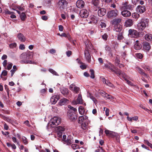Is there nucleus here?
<instances>
[{
	"label": "nucleus",
	"instance_id": "f257e3e1",
	"mask_svg": "<svg viewBox=\"0 0 152 152\" xmlns=\"http://www.w3.org/2000/svg\"><path fill=\"white\" fill-rule=\"evenodd\" d=\"M33 53L32 52H28L26 53H23L20 56V58L22 59L20 62L22 64H34L35 62L32 61L28 60L31 58L33 57Z\"/></svg>",
	"mask_w": 152,
	"mask_h": 152
},
{
	"label": "nucleus",
	"instance_id": "f03ea898",
	"mask_svg": "<svg viewBox=\"0 0 152 152\" xmlns=\"http://www.w3.org/2000/svg\"><path fill=\"white\" fill-rule=\"evenodd\" d=\"M104 67L107 69L110 70L111 72H114L118 75L121 73V71L118 69H115L114 66L110 63L105 64Z\"/></svg>",
	"mask_w": 152,
	"mask_h": 152
},
{
	"label": "nucleus",
	"instance_id": "7ed1b4c3",
	"mask_svg": "<svg viewBox=\"0 0 152 152\" xmlns=\"http://www.w3.org/2000/svg\"><path fill=\"white\" fill-rule=\"evenodd\" d=\"M61 119L57 116H55L52 118L50 120V125L52 127H55L59 125L61 123Z\"/></svg>",
	"mask_w": 152,
	"mask_h": 152
},
{
	"label": "nucleus",
	"instance_id": "20e7f679",
	"mask_svg": "<svg viewBox=\"0 0 152 152\" xmlns=\"http://www.w3.org/2000/svg\"><path fill=\"white\" fill-rule=\"evenodd\" d=\"M149 20L148 19H143L137 24V28L140 30H142L148 25Z\"/></svg>",
	"mask_w": 152,
	"mask_h": 152
},
{
	"label": "nucleus",
	"instance_id": "39448f33",
	"mask_svg": "<svg viewBox=\"0 0 152 152\" xmlns=\"http://www.w3.org/2000/svg\"><path fill=\"white\" fill-rule=\"evenodd\" d=\"M118 14V10L115 9L109 11L107 13V17L108 18H113L117 16Z\"/></svg>",
	"mask_w": 152,
	"mask_h": 152
},
{
	"label": "nucleus",
	"instance_id": "423d86ee",
	"mask_svg": "<svg viewBox=\"0 0 152 152\" xmlns=\"http://www.w3.org/2000/svg\"><path fill=\"white\" fill-rule=\"evenodd\" d=\"M67 4V2L65 0H61L58 2V7L60 10H64L66 7Z\"/></svg>",
	"mask_w": 152,
	"mask_h": 152
},
{
	"label": "nucleus",
	"instance_id": "0eeeda50",
	"mask_svg": "<svg viewBox=\"0 0 152 152\" xmlns=\"http://www.w3.org/2000/svg\"><path fill=\"white\" fill-rule=\"evenodd\" d=\"M128 35L130 37H136L138 36V33L135 30L130 29L129 31Z\"/></svg>",
	"mask_w": 152,
	"mask_h": 152
},
{
	"label": "nucleus",
	"instance_id": "6e6552de",
	"mask_svg": "<svg viewBox=\"0 0 152 152\" xmlns=\"http://www.w3.org/2000/svg\"><path fill=\"white\" fill-rule=\"evenodd\" d=\"M83 103V100L82 99V96L80 94H79L77 100H74L72 101V103L74 105H76L79 104H82Z\"/></svg>",
	"mask_w": 152,
	"mask_h": 152
},
{
	"label": "nucleus",
	"instance_id": "1a4fd4ad",
	"mask_svg": "<svg viewBox=\"0 0 152 152\" xmlns=\"http://www.w3.org/2000/svg\"><path fill=\"white\" fill-rule=\"evenodd\" d=\"M60 98V96L58 95H55L52 96L50 99V102L52 104H55L59 99Z\"/></svg>",
	"mask_w": 152,
	"mask_h": 152
},
{
	"label": "nucleus",
	"instance_id": "9d476101",
	"mask_svg": "<svg viewBox=\"0 0 152 152\" xmlns=\"http://www.w3.org/2000/svg\"><path fill=\"white\" fill-rule=\"evenodd\" d=\"M80 16L81 18H85L88 17L89 13L87 10L83 9L80 11Z\"/></svg>",
	"mask_w": 152,
	"mask_h": 152
},
{
	"label": "nucleus",
	"instance_id": "9b49d317",
	"mask_svg": "<svg viewBox=\"0 0 152 152\" xmlns=\"http://www.w3.org/2000/svg\"><path fill=\"white\" fill-rule=\"evenodd\" d=\"M105 132L106 135L110 137H113L116 136L117 134L115 132L111 131L108 130H106Z\"/></svg>",
	"mask_w": 152,
	"mask_h": 152
},
{
	"label": "nucleus",
	"instance_id": "f8f14e48",
	"mask_svg": "<svg viewBox=\"0 0 152 152\" xmlns=\"http://www.w3.org/2000/svg\"><path fill=\"white\" fill-rule=\"evenodd\" d=\"M145 10V8L144 6L139 5L136 8V11L137 12L141 14L144 12Z\"/></svg>",
	"mask_w": 152,
	"mask_h": 152
},
{
	"label": "nucleus",
	"instance_id": "ddd939ff",
	"mask_svg": "<svg viewBox=\"0 0 152 152\" xmlns=\"http://www.w3.org/2000/svg\"><path fill=\"white\" fill-rule=\"evenodd\" d=\"M75 113L71 111V110H68L67 112V115L69 118L72 120H74L75 119Z\"/></svg>",
	"mask_w": 152,
	"mask_h": 152
},
{
	"label": "nucleus",
	"instance_id": "4468645a",
	"mask_svg": "<svg viewBox=\"0 0 152 152\" xmlns=\"http://www.w3.org/2000/svg\"><path fill=\"white\" fill-rule=\"evenodd\" d=\"M78 122L79 124L88 120V117L86 115L80 116L78 118Z\"/></svg>",
	"mask_w": 152,
	"mask_h": 152
},
{
	"label": "nucleus",
	"instance_id": "2eb2a0df",
	"mask_svg": "<svg viewBox=\"0 0 152 152\" xmlns=\"http://www.w3.org/2000/svg\"><path fill=\"white\" fill-rule=\"evenodd\" d=\"M69 89L76 93H78L79 91V88L75 85L71 84L70 86Z\"/></svg>",
	"mask_w": 152,
	"mask_h": 152
},
{
	"label": "nucleus",
	"instance_id": "dca6fc26",
	"mask_svg": "<svg viewBox=\"0 0 152 152\" xmlns=\"http://www.w3.org/2000/svg\"><path fill=\"white\" fill-rule=\"evenodd\" d=\"M143 45V49L146 51H149L151 48L150 44L148 42H144Z\"/></svg>",
	"mask_w": 152,
	"mask_h": 152
},
{
	"label": "nucleus",
	"instance_id": "f3484780",
	"mask_svg": "<svg viewBox=\"0 0 152 152\" xmlns=\"http://www.w3.org/2000/svg\"><path fill=\"white\" fill-rule=\"evenodd\" d=\"M85 3L83 1L81 0H78L76 2L77 7L79 8H82L84 7Z\"/></svg>",
	"mask_w": 152,
	"mask_h": 152
},
{
	"label": "nucleus",
	"instance_id": "a211bd4d",
	"mask_svg": "<svg viewBox=\"0 0 152 152\" xmlns=\"http://www.w3.org/2000/svg\"><path fill=\"white\" fill-rule=\"evenodd\" d=\"M118 76L121 78H123L124 80H125L129 84H130V83H131V82L126 79V78L127 76L124 72H122L121 71V73H120V74H119L118 75Z\"/></svg>",
	"mask_w": 152,
	"mask_h": 152
},
{
	"label": "nucleus",
	"instance_id": "6ab92c4d",
	"mask_svg": "<svg viewBox=\"0 0 152 152\" xmlns=\"http://www.w3.org/2000/svg\"><path fill=\"white\" fill-rule=\"evenodd\" d=\"M106 12V11L105 9L102 8L98 10V14L99 16L102 17L105 15Z\"/></svg>",
	"mask_w": 152,
	"mask_h": 152
},
{
	"label": "nucleus",
	"instance_id": "aec40b11",
	"mask_svg": "<svg viewBox=\"0 0 152 152\" xmlns=\"http://www.w3.org/2000/svg\"><path fill=\"white\" fill-rule=\"evenodd\" d=\"M121 14L122 16L125 17H129L131 15V12L130 11L126 10L122 11Z\"/></svg>",
	"mask_w": 152,
	"mask_h": 152
},
{
	"label": "nucleus",
	"instance_id": "412c9836",
	"mask_svg": "<svg viewBox=\"0 0 152 152\" xmlns=\"http://www.w3.org/2000/svg\"><path fill=\"white\" fill-rule=\"evenodd\" d=\"M131 6L127 2H123L122 5V8L123 9L129 10L131 8Z\"/></svg>",
	"mask_w": 152,
	"mask_h": 152
},
{
	"label": "nucleus",
	"instance_id": "4be33fe9",
	"mask_svg": "<svg viewBox=\"0 0 152 152\" xmlns=\"http://www.w3.org/2000/svg\"><path fill=\"white\" fill-rule=\"evenodd\" d=\"M85 56L88 62L89 63H91V56L87 50H85Z\"/></svg>",
	"mask_w": 152,
	"mask_h": 152
},
{
	"label": "nucleus",
	"instance_id": "5701e85b",
	"mask_svg": "<svg viewBox=\"0 0 152 152\" xmlns=\"http://www.w3.org/2000/svg\"><path fill=\"white\" fill-rule=\"evenodd\" d=\"M89 121L88 120L84 121L81 123V128L83 130H86L88 128Z\"/></svg>",
	"mask_w": 152,
	"mask_h": 152
},
{
	"label": "nucleus",
	"instance_id": "b1692460",
	"mask_svg": "<svg viewBox=\"0 0 152 152\" xmlns=\"http://www.w3.org/2000/svg\"><path fill=\"white\" fill-rule=\"evenodd\" d=\"M17 37L18 39L21 42H24L26 40L25 37L21 33H19L17 35Z\"/></svg>",
	"mask_w": 152,
	"mask_h": 152
},
{
	"label": "nucleus",
	"instance_id": "393cba45",
	"mask_svg": "<svg viewBox=\"0 0 152 152\" xmlns=\"http://www.w3.org/2000/svg\"><path fill=\"white\" fill-rule=\"evenodd\" d=\"M144 38L146 40L151 41H152V34H147L145 35Z\"/></svg>",
	"mask_w": 152,
	"mask_h": 152
},
{
	"label": "nucleus",
	"instance_id": "a878e982",
	"mask_svg": "<svg viewBox=\"0 0 152 152\" xmlns=\"http://www.w3.org/2000/svg\"><path fill=\"white\" fill-rule=\"evenodd\" d=\"M133 25V21L131 19H129L126 20L125 22V25L126 27L131 26Z\"/></svg>",
	"mask_w": 152,
	"mask_h": 152
},
{
	"label": "nucleus",
	"instance_id": "bb28decb",
	"mask_svg": "<svg viewBox=\"0 0 152 152\" xmlns=\"http://www.w3.org/2000/svg\"><path fill=\"white\" fill-rule=\"evenodd\" d=\"M72 137L71 136H69L68 137L67 140H65L64 142L66 143L67 145H69L71 144L73 140H72Z\"/></svg>",
	"mask_w": 152,
	"mask_h": 152
},
{
	"label": "nucleus",
	"instance_id": "cd10ccee",
	"mask_svg": "<svg viewBox=\"0 0 152 152\" xmlns=\"http://www.w3.org/2000/svg\"><path fill=\"white\" fill-rule=\"evenodd\" d=\"M102 81L103 83H105L106 84V85H107V86H108L112 88H113L114 87L113 85L111 83H110L108 80H106L104 78H102Z\"/></svg>",
	"mask_w": 152,
	"mask_h": 152
},
{
	"label": "nucleus",
	"instance_id": "c85d7f7f",
	"mask_svg": "<svg viewBox=\"0 0 152 152\" xmlns=\"http://www.w3.org/2000/svg\"><path fill=\"white\" fill-rule=\"evenodd\" d=\"M115 29L116 31L120 32L122 29V26L120 24L115 25Z\"/></svg>",
	"mask_w": 152,
	"mask_h": 152
},
{
	"label": "nucleus",
	"instance_id": "c756f323",
	"mask_svg": "<svg viewBox=\"0 0 152 152\" xmlns=\"http://www.w3.org/2000/svg\"><path fill=\"white\" fill-rule=\"evenodd\" d=\"M68 102V100L66 99V98H63L62 99H61L60 100V104L61 105H64V104H67Z\"/></svg>",
	"mask_w": 152,
	"mask_h": 152
},
{
	"label": "nucleus",
	"instance_id": "7c9ffc66",
	"mask_svg": "<svg viewBox=\"0 0 152 152\" xmlns=\"http://www.w3.org/2000/svg\"><path fill=\"white\" fill-rule=\"evenodd\" d=\"M61 93L64 96L67 95L69 93L68 90L67 88H63L61 90Z\"/></svg>",
	"mask_w": 152,
	"mask_h": 152
},
{
	"label": "nucleus",
	"instance_id": "2f4dec72",
	"mask_svg": "<svg viewBox=\"0 0 152 152\" xmlns=\"http://www.w3.org/2000/svg\"><path fill=\"white\" fill-rule=\"evenodd\" d=\"M121 20L122 19L120 18L114 19L112 21L113 23V24L115 25L119 24V23L121 21Z\"/></svg>",
	"mask_w": 152,
	"mask_h": 152
},
{
	"label": "nucleus",
	"instance_id": "473e14b6",
	"mask_svg": "<svg viewBox=\"0 0 152 152\" xmlns=\"http://www.w3.org/2000/svg\"><path fill=\"white\" fill-rule=\"evenodd\" d=\"M90 18L91 21H90V23H91L92 22L94 23H97V18L96 16L94 15H91L90 16Z\"/></svg>",
	"mask_w": 152,
	"mask_h": 152
},
{
	"label": "nucleus",
	"instance_id": "72a5a7b5",
	"mask_svg": "<svg viewBox=\"0 0 152 152\" xmlns=\"http://www.w3.org/2000/svg\"><path fill=\"white\" fill-rule=\"evenodd\" d=\"M78 110L79 113L81 115H83L85 113V110L83 107L80 106L79 107Z\"/></svg>",
	"mask_w": 152,
	"mask_h": 152
},
{
	"label": "nucleus",
	"instance_id": "f704fd0d",
	"mask_svg": "<svg viewBox=\"0 0 152 152\" xmlns=\"http://www.w3.org/2000/svg\"><path fill=\"white\" fill-rule=\"evenodd\" d=\"M137 69L139 73L141 75L144 76H145L146 75L143 72V70L140 68L137 67Z\"/></svg>",
	"mask_w": 152,
	"mask_h": 152
},
{
	"label": "nucleus",
	"instance_id": "c9c22d12",
	"mask_svg": "<svg viewBox=\"0 0 152 152\" xmlns=\"http://www.w3.org/2000/svg\"><path fill=\"white\" fill-rule=\"evenodd\" d=\"M134 48L136 50H140L141 48V46L137 42H136L134 45Z\"/></svg>",
	"mask_w": 152,
	"mask_h": 152
},
{
	"label": "nucleus",
	"instance_id": "e433bc0d",
	"mask_svg": "<svg viewBox=\"0 0 152 152\" xmlns=\"http://www.w3.org/2000/svg\"><path fill=\"white\" fill-rule=\"evenodd\" d=\"M20 17L21 19L23 21L25 20L26 18V15L24 12H23L21 14Z\"/></svg>",
	"mask_w": 152,
	"mask_h": 152
},
{
	"label": "nucleus",
	"instance_id": "4c0bfd02",
	"mask_svg": "<svg viewBox=\"0 0 152 152\" xmlns=\"http://www.w3.org/2000/svg\"><path fill=\"white\" fill-rule=\"evenodd\" d=\"M68 108L69 109V110H71V111H73V112L75 113V112L77 111V110L76 108L71 106L70 105L68 106Z\"/></svg>",
	"mask_w": 152,
	"mask_h": 152
},
{
	"label": "nucleus",
	"instance_id": "58836bf2",
	"mask_svg": "<svg viewBox=\"0 0 152 152\" xmlns=\"http://www.w3.org/2000/svg\"><path fill=\"white\" fill-rule=\"evenodd\" d=\"M93 4L95 6H97L99 4V0H92Z\"/></svg>",
	"mask_w": 152,
	"mask_h": 152
},
{
	"label": "nucleus",
	"instance_id": "ea45409f",
	"mask_svg": "<svg viewBox=\"0 0 152 152\" xmlns=\"http://www.w3.org/2000/svg\"><path fill=\"white\" fill-rule=\"evenodd\" d=\"M90 72H91V78L94 79L95 77L94 75V71L93 69H90Z\"/></svg>",
	"mask_w": 152,
	"mask_h": 152
},
{
	"label": "nucleus",
	"instance_id": "a19ab883",
	"mask_svg": "<svg viewBox=\"0 0 152 152\" xmlns=\"http://www.w3.org/2000/svg\"><path fill=\"white\" fill-rule=\"evenodd\" d=\"M132 16L134 18L137 19L140 17V15L137 13H135L132 14Z\"/></svg>",
	"mask_w": 152,
	"mask_h": 152
},
{
	"label": "nucleus",
	"instance_id": "79ce46f5",
	"mask_svg": "<svg viewBox=\"0 0 152 152\" xmlns=\"http://www.w3.org/2000/svg\"><path fill=\"white\" fill-rule=\"evenodd\" d=\"M22 140L23 143L25 144H27L28 143V141L27 140L26 138L25 137H22Z\"/></svg>",
	"mask_w": 152,
	"mask_h": 152
},
{
	"label": "nucleus",
	"instance_id": "37998d69",
	"mask_svg": "<svg viewBox=\"0 0 152 152\" xmlns=\"http://www.w3.org/2000/svg\"><path fill=\"white\" fill-rule=\"evenodd\" d=\"M71 147L73 149L80 148L79 146L75 144H72L71 145Z\"/></svg>",
	"mask_w": 152,
	"mask_h": 152
},
{
	"label": "nucleus",
	"instance_id": "c03bdc74",
	"mask_svg": "<svg viewBox=\"0 0 152 152\" xmlns=\"http://www.w3.org/2000/svg\"><path fill=\"white\" fill-rule=\"evenodd\" d=\"M49 72H50L51 73L55 75H57V76L58 75V74L54 70H53L52 69H49Z\"/></svg>",
	"mask_w": 152,
	"mask_h": 152
},
{
	"label": "nucleus",
	"instance_id": "a18cd8bd",
	"mask_svg": "<svg viewBox=\"0 0 152 152\" xmlns=\"http://www.w3.org/2000/svg\"><path fill=\"white\" fill-rule=\"evenodd\" d=\"M102 96L106 98L107 99H111L113 98V97L109 95L108 94H106V96H104V95H102Z\"/></svg>",
	"mask_w": 152,
	"mask_h": 152
},
{
	"label": "nucleus",
	"instance_id": "49530a36",
	"mask_svg": "<svg viewBox=\"0 0 152 152\" xmlns=\"http://www.w3.org/2000/svg\"><path fill=\"white\" fill-rule=\"evenodd\" d=\"M123 38L122 32L119 33L118 34V39L119 40L122 39Z\"/></svg>",
	"mask_w": 152,
	"mask_h": 152
},
{
	"label": "nucleus",
	"instance_id": "de8ad7c7",
	"mask_svg": "<svg viewBox=\"0 0 152 152\" xmlns=\"http://www.w3.org/2000/svg\"><path fill=\"white\" fill-rule=\"evenodd\" d=\"M90 98L94 101V103L96 104L97 103V100L94 97V96L90 95Z\"/></svg>",
	"mask_w": 152,
	"mask_h": 152
},
{
	"label": "nucleus",
	"instance_id": "09e8293b",
	"mask_svg": "<svg viewBox=\"0 0 152 152\" xmlns=\"http://www.w3.org/2000/svg\"><path fill=\"white\" fill-rule=\"evenodd\" d=\"M16 46V44L15 43H13L10 44L9 45V46L10 48H15Z\"/></svg>",
	"mask_w": 152,
	"mask_h": 152
},
{
	"label": "nucleus",
	"instance_id": "8fccbe9b",
	"mask_svg": "<svg viewBox=\"0 0 152 152\" xmlns=\"http://www.w3.org/2000/svg\"><path fill=\"white\" fill-rule=\"evenodd\" d=\"M136 56L137 58L141 59L142 57V54L140 53H138L136 54Z\"/></svg>",
	"mask_w": 152,
	"mask_h": 152
},
{
	"label": "nucleus",
	"instance_id": "3c124183",
	"mask_svg": "<svg viewBox=\"0 0 152 152\" xmlns=\"http://www.w3.org/2000/svg\"><path fill=\"white\" fill-rule=\"evenodd\" d=\"M66 36V37H65L67 38L70 41H71L72 39L69 34V33L67 34Z\"/></svg>",
	"mask_w": 152,
	"mask_h": 152
},
{
	"label": "nucleus",
	"instance_id": "603ef678",
	"mask_svg": "<svg viewBox=\"0 0 152 152\" xmlns=\"http://www.w3.org/2000/svg\"><path fill=\"white\" fill-rule=\"evenodd\" d=\"M109 111L110 110L108 108H106V109L105 110V115L107 116L109 115Z\"/></svg>",
	"mask_w": 152,
	"mask_h": 152
},
{
	"label": "nucleus",
	"instance_id": "864d4df0",
	"mask_svg": "<svg viewBox=\"0 0 152 152\" xmlns=\"http://www.w3.org/2000/svg\"><path fill=\"white\" fill-rule=\"evenodd\" d=\"M87 66L84 64H83L80 66V67L82 69H85L86 68Z\"/></svg>",
	"mask_w": 152,
	"mask_h": 152
},
{
	"label": "nucleus",
	"instance_id": "5fc2aeb1",
	"mask_svg": "<svg viewBox=\"0 0 152 152\" xmlns=\"http://www.w3.org/2000/svg\"><path fill=\"white\" fill-rule=\"evenodd\" d=\"M12 66V63H10L9 64L7 65V69L8 70H10L11 69Z\"/></svg>",
	"mask_w": 152,
	"mask_h": 152
},
{
	"label": "nucleus",
	"instance_id": "6e6d98bb",
	"mask_svg": "<svg viewBox=\"0 0 152 152\" xmlns=\"http://www.w3.org/2000/svg\"><path fill=\"white\" fill-rule=\"evenodd\" d=\"M100 26H101L102 28H105L106 27V24L105 23L102 22H101V23L100 24Z\"/></svg>",
	"mask_w": 152,
	"mask_h": 152
},
{
	"label": "nucleus",
	"instance_id": "4d7b16f0",
	"mask_svg": "<svg viewBox=\"0 0 152 152\" xmlns=\"http://www.w3.org/2000/svg\"><path fill=\"white\" fill-rule=\"evenodd\" d=\"M24 123L28 126L30 127L31 126V125L29 124V122L28 120H26L25 121Z\"/></svg>",
	"mask_w": 152,
	"mask_h": 152
},
{
	"label": "nucleus",
	"instance_id": "13d9d810",
	"mask_svg": "<svg viewBox=\"0 0 152 152\" xmlns=\"http://www.w3.org/2000/svg\"><path fill=\"white\" fill-rule=\"evenodd\" d=\"M42 19L44 20H46L48 19V17L46 15H43L42 16Z\"/></svg>",
	"mask_w": 152,
	"mask_h": 152
},
{
	"label": "nucleus",
	"instance_id": "bf43d9fd",
	"mask_svg": "<svg viewBox=\"0 0 152 152\" xmlns=\"http://www.w3.org/2000/svg\"><path fill=\"white\" fill-rule=\"evenodd\" d=\"M102 38L105 40H106L108 37L107 35L106 34H104L102 36Z\"/></svg>",
	"mask_w": 152,
	"mask_h": 152
},
{
	"label": "nucleus",
	"instance_id": "052dcab7",
	"mask_svg": "<svg viewBox=\"0 0 152 152\" xmlns=\"http://www.w3.org/2000/svg\"><path fill=\"white\" fill-rule=\"evenodd\" d=\"M58 128L59 131H63L65 129L64 127L61 126H58Z\"/></svg>",
	"mask_w": 152,
	"mask_h": 152
},
{
	"label": "nucleus",
	"instance_id": "680f3d73",
	"mask_svg": "<svg viewBox=\"0 0 152 152\" xmlns=\"http://www.w3.org/2000/svg\"><path fill=\"white\" fill-rule=\"evenodd\" d=\"M7 74V72L5 70H3L2 73V75L4 76H6Z\"/></svg>",
	"mask_w": 152,
	"mask_h": 152
},
{
	"label": "nucleus",
	"instance_id": "e2e57ef3",
	"mask_svg": "<svg viewBox=\"0 0 152 152\" xmlns=\"http://www.w3.org/2000/svg\"><path fill=\"white\" fill-rule=\"evenodd\" d=\"M66 54L67 56L69 57L72 54V52L71 51H68L66 52Z\"/></svg>",
	"mask_w": 152,
	"mask_h": 152
},
{
	"label": "nucleus",
	"instance_id": "0e129e2a",
	"mask_svg": "<svg viewBox=\"0 0 152 152\" xmlns=\"http://www.w3.org/2000/svg\"><path fill=\"white\" fill-rule=\"evenodd\" d=\"M17 7L18 9L20 10L23 11L24 10V7H23L18 6Z\"/></svg>",
	"mask_w": 152,
	"mask_h": 152
},
{
	"label": "nucleus",
	"instance_id": "69168bd1",
	"mask_svg": "<svg viewBox=\"0 0 152 152\" xmlns=\"http://www.w3.org/2000/svg\"><path fill=\"white\" fill-rule=\"evenodd\" d=\"M66 34L65 33H62L61 34H60V33H58L57 35H59L61 37H66Z\"/></svg>",
	"mask_w": 152,
	"mask_h": 152
},
{
	"label": "nucleus",
	"instance_id": "338daca9",
	"mask_svg": "<svg viewBox=\"0 0 152 152\" xmlns=\"http://www.w3.org/2000/svg\"><path fill=\"white\" fill-rule=\"evenodd\" d=\"M49 52L51 54H54L56 53V50L53 49H51L50 50Z\"/></svg>",
	"mask_w": 152,
	"mask_h": 152
},
{
	"label": "nucleus",
	"instance_id": "774afa93",
	"mask_svg": "<svg viewBox=\"0 0 152 152\" xmlns=\"http://www.w3.org/2000/svg\"><path fill=\"white\" fill-rule=\"evenodd\" d=\"M25 46L24 45L21 44L20 45L19 48L21 50H23L25 49Z\"/></svg>",
	"mask_w": 152,
	"mask_h": 152
}]
</instances>
